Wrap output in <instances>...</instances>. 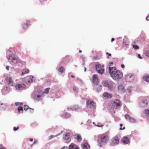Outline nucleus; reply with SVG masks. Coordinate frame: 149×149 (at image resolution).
Returning <instances> with one entry per match:
<instances>
[{
	"label": "nucleus",
	"instance_id": "obj_1",
	"mask_svg": "<svg viewBox=\"0 0 149 149\" xmlns=\"http://www.w3.org/2000/svg\"><path fill=\"white\" fill-rule=\"evenodd\" d=\"M109 73L111 77L114 80L118 81L121 79L123 76V73L119 70H117L115 67H109Z\"/></svg>",
	"mask_w": 149,
	"mask_h": 149
},
{
	"label": "nucleus",
	"instance_id": "obj_2",
	"mask_svg": "<svg viewBox=\"0 0 149 149\" xmlns=\"http://www.w3.org/2000/svg\"><path fill=\"white\" fill-rule=\"evenodd\" d=\"M10 63L12 65H15L18 62L17 56L15 54H12L8 57Z\"/></svg>",
	"mask_w": 149,
	"mask_h": 149
},
{
	"label": "nucleus",
	"instance_id": "obj_3",
	"mask_svg": "<svg viewBox=\"0 0 149 149\" xmlns=\"http://www.w3.org/2000/svg\"><path fill=\"white\" fill-rule=\"evenodd\" d=\"M121 102L120 100L118 99L115 100L112 103L111 108L113 110H116L120 106Z\"/></svg>",
	"mask_w": 149,
	"mask_h": 149
},
{
	"label": "nucleus",
	"instance_id": "obj_4",
	"mask_svg": "<svg viewBox=\"0 0 149 149\" xmlns=\"http://www.w3.org/2000/svg\"><path fill=\"white\" fill-rule=\"evenodd\" d=\"M96 70L99 74H102L104 72V69L103 66L100 65H98L96 66Z\"/></svg>",
	"mask_w": 149,
	"mask_h": 149
},
{
	"label": "nucleus",
	"instance_id": "obj_5",
	"mask_svg": "<svg viewBox=\"0 0 149 149\" xmlns=\"http://www.w3.org/2000/svg\"><path fill=\"white\" fill-rule=\"evenodd\" d=\"M100 139L102 143H106L109 140L108 135L106 134L102 135L100 137Z\"/></svg>",
	"mask_w": 149,
	"mask_h": 149
},
{
	"label": "nucleus",
	"instance_id": "obj_6",
	"mask_svg": "<svg viewBox=\"0 0 149 149\" xmlns=\"http://www.w3.org/2000/svg\"><path fill=\"white\" fill-rule=\"evenodd\" d=\"M86 104L87 107L91 109H92L95 108V104L93 101L92 100H88L86 102Z\"/></svg>",
	"mask_w": 149,
	"mask_h": 149
},
{
	"label": "nucleus",
	"instance_id": "obj_7",
	"mask_svg": "<svg viewBox=\"0 0 149 149\" xmlns=\"http://www.w3.org/2000/svg\"><path fill=\"white\" fill-rule=\"evenodd\" d=\"M5 80L9 85L10 86H13V81L11 77H7L5 79Z\"/></svg>",
	"mask_w": 149,
	"mask_h": 149
},
{
	"label": "nucleus",
	"instance_id": "obj_8",
	"mask_svg": "<svg viewBox=\"0 0 149 149\" xmlns=\"http://www.w3.org/2000/svg\"><path fill=\"white\" fill-rule=\"evenodd\" d=\"M93 82L96 84H97L98 83V79L97 76L96 74H93Z\"/></svg>",
	"mask_w": 149,
	"mask_h": 149
},
{
	"label": "nucleus",
	"instance_id": "obj_9",
	"mask_svg": "<svg viewBox=\"0 0 149 149\" xmlns=\"http://www.w3.org/2000/svg\"><path fill=\"white\" fill-rule=\"evenodd\" d=\"M25 87L26 86L23 84H18L16 85L15 86V88L17 90L23 89L25 88Z\"/></svg>",
	"mask_w": 149,
	"mask_h": 149
},
{
	"label": "nucleus",
	"instance_id": "obj_10",
	"mask_svg": "<svg viewBox=\"0 0 149 149\" xmlns=\"http://www.w3.org/2000/svg\"><path fill=\"white\" fill-rule=\"evenodd\" d=\"M103 97L106 99H109L111 97L112 94L107 92H104L103 94Z\"/></svg>",
	"mask_w": 149,
	"mask_h": 149
},
{
	"label": "nucleus",
	"instance_id": "obj_11",
	"mask_svg": "<svg viewBox=\"0 0 149 149\" xmlns=\"http://www.w3.org/2000/svg\"><path fill=\"white\" fill-rule=\"evenodd\" d=\"M111 142L115 144H118L119 143L118 138L117 136H115L111 139Z\"/></svg>",
	"mask_w": 149,
	"mask_h": 149
},
{
	"label": "nucleus",
	"instance_id": "obj_12",
	"mask_svg": "<svg viewBox=\"0 0 149 149\" xmlns=\"http://www.w3.org/2000/svg\"><path fill=\"white\" fill-rule=\"evenodd\" d=\"M129 42L128 38H125L123 40V44L125 46L127 47L129 45Z\"/></svg>",
	"mask_w": 149,
	"mask_h": 149
},
{
	"label": "nucleus",
	"instance_id": "obj_13",
	"mask_svg": "<svg viewBox=\"0 0 149 149\" xmlns=\"http://www.w3.org/2000/svg\"><path fill=\"white\" fill-rule=\"evenodd\" d=\"M125 117L127 119L131 122L133 123L135 122V120L132 118L130 117L128 115H126Z\"/></svg>",
	"mask_w": 149,
	"mask_h": 149
},
{
	"label": "nucleus",
	"instance_id": "obj_14",
	"mask_svg": "<svg viewBox=\"0 0 149 149\" xmlns=\"http://www.w3.org/2000/svg\"><path fill=\"white\" fill-rule=\"evenodd\" d=\"M75 138L77 139L79 142H80L82 140V137L80 135L77 134L74 135Z\"/></svg>",
	"mask_w": 149,
	"mask_h": 149
},
{
	"label": "nucleus",
	"instance_id": "obj_15",
	"mask_svg": "<svg viewBox=\"0 0 149 149\" xmlns=\"http://www.w3.org/2000/svg\"><path fill=\"white\" fill-rule=\"evenodd\" d=\"M122 141L124 144H127L129 142V139L127 137H124L123 138L122 140Z\"/></svg>",
	"mask_w": 149,
	"mask_h": 149
},
{
	"label": "nucleus",
	"instance_id": "obj_16",
	"mask_svg": "<svg viewBox=\"0 0 149 149\" xmlns=\"http://www.w3.org/2000/svg\"><path fill=\"white\" fill-rule=\"evenodd\" d=\"M63 133V131H61L58 134L56 135H55V136L53 135H50L48 137V139L50 140L51 139H52L56 136H58L61 134H62Z\"/></svg>",
	"mask_w": 149,
	"mask_h": 149
},
{
	"label": "nucleus",
	"instance_id": "obj_17",
	"mask_svg": "<svg viewBox=\"0 0 149 149\" xmlns=\"http://www.w3.org/2000/svg\"><path fill=\"white\" fill-rule=\"evenodd\" d=\"M30 22L29 21H27L26 22V23H24L23 25V28L24 29H26L30 25Z\"/></svg>",
	"mask_w": 149,
	"mask_h": 149
},
{
	"label": "nucleus",
	"instance_id": "obj_18",
	"mask_svg": "<svg viewBox=\"0 0 149 149\" xmlns=\"http://www.w3.org/2000/svg\"><path fill=\"white\" fill-rule=\"evenodd\" d=\"M143 79L148 82H149V75L148 74H144L143 76Z\"/></svg>",
	"mask_w": 149,
	"mask_h": 149
},
{
	"label": "nucleus",
	"instance_id": "obj_19",
	"mask_svg": "<svg viewBox=\"0 0 149 149\" xmlns=\"http://www.w3.org/2000/svg\"><path fill=\"white\" fill-rule=\"evenodd\" d=\"M147 102L146 100H143L142 101L141 106L142 107H144L147 106Z\"/></svg>",
	"mask_w": 149,
	"mask_h": 149
},
{
	"label": "nucleus",
	"instance_id": "obj_20",
	"mask_svg": "<svg viewBox=\"0 0 149 149\" xmlns=\"http://www.w3.org/2000/svg\"><path fill=\"white\" fill-rule=\"evenodd\" d=\"M70 137V134L68 133L65 134L63 136V139L65 140H67L69 139Z\"/></svg>",
	"mask_w": 149,
	"mask_h": 149
},
{
	"label": "nucleus",
	"instance_id": "obj_21",
	"mask_svg": "<svg viewBox=\"0 0 149 149\" xmlns=\"http://www.w3.org/2000/svg\"><path fill=\"white\" fill-rule=\"evenodd\" d=\"M79 109V107L78 105H75L72 106L71 107V109L72 110H77Z\"/></svg>",
	"mask_w": 149,
	"mask_h": 149
},
{
	"label": "nucleus",
	"instance_id": "obj_22",
	"mask_svg": "<svg viewBox=\"0 0 149 149\" xmlns=\"http://www.w3.org/2000/svg\"><path fill=\"white\" fill-rule=\"evenodd\" d=\"M83 147L84 149H88L90 148V146L87 143H85L83 145Z\"/></svg>",
	"mask_w": 149,
	"mask_h": 149
},
{
	"label": "nucleus",
	"instance_id": "obj_23",
	"mask_svg": "<svg viewBox=\"0 0 149 149\" xmlns=\"http://www.w3.org/2000/svg\"><path fill=\"white\" fill-rule=\"evenodd\" d=\"M33 78L34 77L32 76H30L29 77V78H28L27 79V82L29 83H30L32 82Z\"/></svg>",
	"mask_w": 149,
	"mask_h": 149
},
{
	"label": "nucleus",
	"instance_id": "obj_24",
	"mask_svg": "<svg viewBox=\"0 0 149 149\" xmlns=\"http://www.w3.org/2000/svg\"><path fill=\"white\" fill-rule=\"evenodd\" d=\"M40 97V95L39 94H37V93L35 94L34 96V99L37 100H39Z\"/></svg>",
	"mask_w": 149,
	"mask_h": 149
},
{
	"label": "nucleus",
	"instance_id": "obj_25",
	"mask_svg": "<svg viewBox=\"0 0 149 149\" xmlns=\"http://www.w3.org/2000/svg\"><path fill=\"white\" fill-rule=\"evenodd\" d=\"M29 70L27 69H25L23 70L22 74L23 75L24 74H27L29 72Z\"/></svg>",
	"mask_w": 149,
	"mask_h": 149
},
{
	"label": "nucleus",
	"instance_id": "obj_26",
	"mask_svg": "<svg viewBox=\"0 0 149 149\" xmlns=\"http://www.w3.org/2000/svg\"><path fill=\"white\" fill-rule=\"evenodd\" d=\"M144 113L146 114L147 117L149 119V110H145L144 111Z\"/></svg>",
	"mask_w": 149,
	"mask_h": 149
},
{
	"label": "nucleus",
	"instance_id": "obj_27",
	"mask_svg": "<svg viewBox=\"0 0 149 149\" xmlns=\"http://www.w3.org/2000/svg\"><path fill=\"white\" fill-rule=\"evenodd\" d=\"M75 144L73 143H72L69 146L68 149H74Z\"/></svg>",
	"mask_w": 149,
	"mask_h": 149
},
{
	"label": "nucleus",
	"instance_id": "obj_28",
	"mask_svg": "<svg viewBox=\"0 0 149 149\" xmlns=\"http://www.w3.org/2000/svg\"><path fill=\"white\" fill-rule=\"evenodd\" d=\"M118 89L122 91H124V90L123 86L122 85H119L118 87Z\"/></svg>",
	"mask_w": 149,
	"mask_h": 149
},
{
	"label": "nucleus",
	"instance_id": "obj_29",
	"mask_svg": "<svg viewBox=\"0 0 149 149\" xmlns=\"http://www.w3.org/2000/svg\"><path fill=\"white\" fill-rule=\"evenodd\" d=\"M64 117L66 118H69L71 115L69 113H65L63 115Z\"/></svg>",
	"mask_w": 149,
	"mask_h": 149
},
{
	"label": "nucleus",
	"instance_id": "obj_30",
	"mask_svg": "<svg viewBox=\"0 0 149 149\" xmlns=\"http://www.w3.org/2000/svg\"><path fill=\"white\" fill-rule=\"evenodd\" d=\"M64 70V68L61 66L60 68H59L58 69V71L61 72V73H62L63 72V71Z\"/></svg>",
	"mask_w": 149,
	"mask_h": 149
},
{
	"label": "nucleus",
	"instance_id": "obj_31",
	"mask_svg": "<svg viewBox=\"0 0 149 149\" xmlns=\"http://www.w3.org/2000/svg\"><path fill=\"white\" fill-rule=\"evenodd\" d=\"M126 79L127 80H128L129 81H131L132 80L133 78L131 76L128 75L126 76Z\"/></svg>",
	"mask_w": 149,
	"mask_h": 149
},
{
	"label": "nucleus",
	"instance_id": "obj_32",
	"mask_svg": "<svg viewBox=\"0 0 149 149\" xmlns=\"http://www.w3.org/2000/svg\"><path fill=\"white\" fill-rule=\"evenodd\" d=\"M97 92L100 91L102 89V86H99L97 88Z\"/></svg>",
	"mask_w": 149,
	"mask_h": 149
},
{
	"label": "nucleus",
	"instance_id": "obj_33",
	"mask_svg": "<svg viewBox=\"0 0 149 149\" xmlns=\"http://www.w3.org/2000/svg\"><path fill=\"white\" fill-rule=\"evenodd\" d=\"M73 89L74 92H78V89L76 87L74 86L73 87Z\"/></svg>",
	"mask_w": 149,
	"mask_h": 149
},
{
	"label": "nucleus",
	"instance_id": "obj_34",
	"mask_svg": "<svg viewBox=\"0 0 149 149\" xmlns=\"http://www.w3.org/2000/svg\"><path fill=\"white\" fill-rule=\"evenodd\" d=\"M145 54L146 56L149 57V50L146 51Z\"/></svg>",
	"mask_w": 149,
	"mask_h": 149
},
{
	"label": "nucleus",
	"instance_id": "obj_35",
	"mask_svg": "<svg viewBox=\"0 0 149 149\" xmlns=\"http://www.w3.org/2000/svg\"><path fill=\"white\" fill-rule=\"evenodd\" d=\"M18 110L19 112V113L20 111H23V107H20V106L19 107H18Z\"/></svg>",
	"mask_w": 149,
	"mask_h": 149
},
{
	"label": "nucleus",
	"instance_id": "obj_36",
	"mask_svg": "<svg viewBox=\"0 0 149 149\" xmlns=\"http://www.w3.org/2000/svg\"><path fill=\"white\" fill-rule=\"evenodd\" d=\"M49 88H46L45 90L44 91V93H47L49 92Z\"/></svg>",
	"mask_w": 149,
	"mask_h": 149
},
{
	"label": "nucleus",
	"instance_id": "obj_37",
	"mask_svg": "<svg viewBox=\"0 0 149 149\" xmlns=\"http://www.w3.org/2000/svg\"><path fill=\"white\" fill-rule=\"evenodd\" d=\"M95 125L98 127H102L103 126V125L100 123H98L97 125Z\"/></svg>",
	"mask_w": 149,
	"mask_h": 149
},
{
	"label": "nucleus",
	"instance_id": "obj_38",
	"mask_svg": "<svg viewBox=\"0 0 149 149\" xmlns=\"http://www.w3.org/2000/svg\"><path fill=\"white\" fill-rule=\"evenodd\" d=\"M120 130H124L125 129V127H122V126H123L122 124H120Z\"/></svg>",
	"mask_w": 149,
	"mask_h": 149
},
{
	"label": "nucleus",
	"instance_id": "obj_39",
	"mask_svg": "<svg viewBox=\"0 0 149 149\" xmlns=\"http://www.w3.org/2000/svg\"><path fill=\"white\" fill-rule=\"evenodd\" d=\"M0 149H7V148L3 146L2 145H0Z\"/></svg>",
	"mask_w": 149,
	"mask_h": 149
},
{
	"label": "nucleus",
	"instance_id": "obj_40",
	"mask_svg": "<svg viewBox=\"0 0 149 149\" xmlns=\"http://www.w3.org/2000/svg\"><path fill=\"white\" fill-rule=\"evenodd\" d=\"M133 48L135 49H138L139 48V47L138 46L136 45H134L133 46Z\"/></svg>",
	"mask_w": 149,
	"mask_h": 149
},
{
	"label": "nucleus",
	"instance_id": "obj_41",
	"mask_svg": "<svg viewBox=\"0 0 149 149\" xmlns=\"http://www.w3.org/2000/svg\"><path fill=\"white\" fill-rule=\"evenodd\" d=\"M29 109V107L27 105H25L24 106V109L26 111V110H27Z\"/></svg>",
	"mask_w": 149,
	"mask_h": 149
},
{
	"label": "nucleus",
	"instance_id": "obj_42",
	"mask_svg": "<svg viewBox=\"0 0 149 149\" xmlns=\"http://www.w3.org/2000/svg\"><path fill=\"white\" fill-rule=\"evenodd\" d=\"M38 142V141L37 140H35L34 141L33 144L32 145H34L35 144H36V143H37Z\"/></svg>",
	"mask_w": 149,
	"mask_h": 149
},
{
	"label": "nucleus",
	"instance_id": "obj_43",
	"mask_svg": "<svg viewBox=\"0 0 149 149\" xmlns=\"http://www.w3.org/2000/svg\"><path fill=\"white\" fill-rule=\"evenodd\" d=\"M105 84H104V85L105 86H108V84L107 82L106 81H105Z\"/></svg>",
	"mask_w": 149,
	"mask_h": 149
},
{
	"label": "nucleus",
	"instance_id": "obj_44",
	"mask_svg": "<svg viewBox=\"0 0 149 149\" xmlns=\"http://www.w3.org/2000/svg\"><path fill=\"white\" fill-rule=\"evenodd\" d=\"M18 127H14L13 128V130L14 131H16L18 129Z\"/></svg>",
	"mask_w": 149,
	"mask_h": 149
},
{
	"label": "nucleus",
	"instance_id": "obj_45",
	"mask_svg": "<svg viewBox=\"0 0 149 149\" xmlns=\"http://www.w3.org/2000/svg\"><path fill=\"white\" fill-rule=\"evenodd\" d=\"M20 104V103H19L18 102L16 103H15V104L16 106H18L19 105H20L21 104Z\"/></svg>",
	"mask_w": 149,
	"mask_h": 149
},
{
	"label": "nucleus",
	"instance_id": "obj_46",
	"mask_svg": "<svg viewBox=\"0 0 149 149\" xmlns=\"http://www.w3.org/2000/svg\"><path fill=\"white\" fill-rule=\"evenodd\" d=\"M67 147L65 146L63 147L61 149H67Z\"/></svg>",
	"mask_w": 149,
	"mask_h": 149
},
{
	"label": "nucleus",
	"instance_id": "obj_47",
	"mask_svg": "<svg viewBox=\"0 0 149 149\" xmlns=\"http://www.w3.org/2000/svg\"><path fill=\"white\" fill-rule=\"evenodd\" d=\"M146 20L147 21L149 20V15L147 16L146 18Z\"/></svg>",
	"mask_w": 149,
	"mask_h": 149
},
{
	"label": "nucleus",
	"instance_id": "obj_48",
	"mask_svg": "<svg viewBox=\"0 0 149 149\" xmlns=\"http://www.w3.org/2000/svg\"><path fill=\"white\" fill-rule=\"evenodd\" d=\"M138 56L139 58H140V59H142V57L140 56V54H138Z\"/></svg>",
	"mask_w": 149,
	"mask_h": 149
},
{
	"label": "nucleus",
	"instance_id": "obj_49",
	"mask_svg": "<svg viewBox=\"0 0 149 149\" xmlns=\"http://www.w3.org/2000/svg\"><path fill=\"white\" fill-rule=\"evenodd\" d=\"M121 67L122 68H123L125 67V65L123 64H122L121 65Z\"/></svg>",
	"mask_w": 149,
	"mask_h": 149
},
{
	"label": "nucleus",
	"instance_id": "obj_50",
	"mask_svg": "<svg viewBox=\"0 0 149 149\" xmlns=\"http://www.w3.org/2000/svg\"><path fill=\"white\" fill-rule=\"evenodd\" d=\"M106 54L108 55L109 56H111V54H109L108 52H107Z\"/></svg>",
	"mask_w": 149,
	"mask_h": 149
},
{
	"label": "nucleus",
	"instance_id": "obj_51",
	"mask_svg": "<svg viewBox=\"0 0 149 149\" xmlns=\"http://www.w3.org/2000/svg\"><path fill=\"white\" fill-rule=\"evenodd\" d=\"M6 69L8 70L9 69V66H6Z\"/></svg>",
	"mask_w": 149,
	"mask_h": 149
},
{
	"label": "nucleus",
	"instance_id": "obj_52",
	"mask_svg": "<svg viewBox=\"0 0 149 149\" xmlns=\"http://www.w3.org/2000/svg\"><path fill=\"white\" fill-rule=\"evenodd\" d=\"M114 40V38H111V42H112Z\"/></svg>",
	"mask_w": 149,
	"mask_h": 149
},
{
	"label": "nucleus",
	"instance_id": "obj_53",
	"mask_svg": "<svg viewBox=\"0 0 149 149\" xmlns=\"http://www.w3.org/2000/svg\"><path fill=\"white\" fill-rule=\"evenodd\" d=\"M74 149H78V147H77L76 145L75 146Z\"/></svg>",
	"mask_w": 149,
	"mask_h": 149
},
{
	"label": "nucleus",
	"instance_id": "obj_54",
	"mask_svg": "<svg viewBox=\"0 0 149 149\" xmlns=\"http://www.w3.org/2000/svg\"><path fill=\"white\" fill-rule=\"evenodd\" d=\"M29 140L31 141H33V139H29Z\"/></svg>",
	"mask_w": 149,
	"mask_h": 149
},
{
	"label": "nucleus",
	"instance_id": "obj_55",
	"mask_svg": "<svg viewBox=\"0 0 149 149\" xmlns=\"http://www.w3.org/2000/svg\"><path fill=\"white\" fill-rule=\"evenodd\" d=\"M84 70L85 72H86V69L85 67H84Z\"/></svg>",
	"mask_w": 149,
	"mask_h": 149
},
{
	"label": "nucleus",
	"instance_id": "obj_56",
	"mask_svg": "<svg viewBox=\"0 0 149 149\" xmlns=\"http://www.w3.org/2000/svg\"><path fill=\"white\" fill-rule=\"evenodd\" d=\"M71 77L72 78H74V76H73V75H72L71 76Z\"/></svg>",
	"mask_w": 149,
	"mask_h": 149
},
{
	"label": "nucleus",
	"instance_id": "obj_57",
	"mask_svg": "<svg viewBox=\"0 0 149 149\" xmlns=\"http://www.w3.org/2000/svg\"><path fill=\"white\" fill-rule=\"evenodd\" d=\"M40 1L41 2H42L44 0H40Z\"/></svg>",
	"mask_w": 149,
	"mask_h": 149
},
{
	"label": "nucleus",
	"instance_id": "obj_58",
	"mask_svg": "<svg viewBox=\"0 0 149 149\" xmlns=\"http://www.w3.org/2000/svg\"><path fill=\"white\" fill-rule=\"evenodd\" d=\"M79 52L80 53H81V52H82V51H81V50H79Z\"/></svg>",
	"mask_w": 149,
	"mask_h": 149
},
{
	"label": "nucleus",
	"instance_id": "obj_59",
	"mask_svg": "<svg viewBox=\"0 0 149 149\" xmlns=\"http://www.w3.org/2000/svg\"><path fill=\"white\" fill-rule=\"evenodd\" d=\"M93 124H94V122H93Z\"/></svg>",
	"mask_w": 149,
	"mask_h": 149
}]
</instances>
